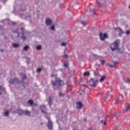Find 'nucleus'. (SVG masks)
<instances>
[{
	"label": "nucleus",
	"instance_id": "nucleus-1",
	"mask_svg": "<svg viewBox=\"0 0 130 130\" xmlns=\"http://www.w3.org/2000/svg\"><path fill=\"white\" fill-rule=\"evenodd\" d=\"M53 87L56 86L57 85L59 86H63L64 85V83H63V81L60 80L59 78H56L55 81H52L51 83Z\"/></svg>",
	"mask_w": 130,
	"mask_h": 130
},
{
	"label": "nucleus",
	"instance_id": "nucleus-2",
	"mask_svg": "<svg viewBox=\"0 0 130 130\" xmlns=\"http://www.w3.org/2000/svg\"><path fill=\"white\" fill-rule=\"evenodd\" d=\"M118 44H119V42H118V41H116L115 42L113 43L110 45V47L112 51H114V50H118Z\"/></svg>",
	"mask_w": 130,
	"mask_h": 130
},
{
	"label": "nucleus",
	"instance_id": "nucleus-3",
	"mask_svg": "<svg viewBox=\"0 0 130 130\" xmlns=\"http://www.w3.org/2000/svg\"><path fill=\"white\" fill-rule=\"evenodd\" d=\"M88 84L90 87H96L98 84V81L94 78H91L88 82Z\"/></svg>",
	"mask_w": 130,
	"mask_h": 130
},
{
	"label": "nucleus",
	"instance_id": "nucleus-4",
	"mask_svg": "<svg viewBox=\"0 0 130 130\" xmlns=\"http://www.w3.org/2000/svg\"><path fill=\"white\" fill-rule=\"evenodd\" d=\"M99 37L101 41H104L105 39L108 38V35H107V34H103L102 32H100L99 35Z\"/></svg>",
	"mask_w": 130,
	"mask_h": 130
},
{
	"label": "nucleus",
	"instance_id": "nucleus-5",
	"mask_svg": "<svg viewBox=\"0 0 130 130\" xmlns=\"http://www.w3.org/2000/svg\"><path fill=\"white\" fill-rule=\"evenodd\" d=\"M116 64H118V62L114 61H111L109 64L110 68H116Z\"/></svg>",
	"mask_w": 130,
	"mask_h": 130
},
{
	"label": "nucleus",
	"instance_id": "nucleus-6",
	"mask_svg": "<svg viewBox=\"0 0 130 130\" xmlns=\"http://www.w3.org/2000/svg\"><path fill=\"white\" fill-rule=\"evenodd\" d=\"M47 119L48 120V127L49 129H52V122H51V120H50V117L47 118Z\"/></svg>",
	"mask_w": 130,
	"mask_h": 130
},
{
	"label": "nucleus",
	"instance_id": "nucleus-7",
	"mask_svg": "<svg viewBox=\"0 0 130 130\" xmlns=\"http://www.w3.org/2000/svg\"><path fill=\"white\" fill-rule=\"evenodd\" d=\"M76 108L77 109H81L83 107V104L81 102H79L76 103Z\"/></svg>",
	"mask_w": 130,
	"mask_h": 130
},
{
	"label": "nucleus",
	"instance_id": "nucleus-8",
	"mask_svg": "<svg viewBox=\"0 0 130 130\" xmlns=\"http://www.w3.org/2000/svg\"><path fill=\"white\" fill-rule=\"evenodd\" d=\"M45 23L47 26H50V25H51V23H52V21H51V19L47 18L46 19Z\"/></svg>",
	"mask_w": 130,
	"mask_h": 130
},
{
	"label": "nucleus",
	"instance_id": "nucleus-9",
	"mask_svg": "<svg viewBox=\"0 0 130 130\" xmlns=\"http://www.w3.org/2000/svg\"><path fill=\"white\" fill-rule=\"evenodd\" d=\"M115 30L118 32L119 34H123L124 32L122 31V29L120 27H116L115 28Z\"/></svg>",
	"mask_w": 130,
	"mask_h": 130
},
{
	"label": "nucleus",
	"instance_id": "nucleus-10",
	"mask_svg": "<svg viewBox=\"0 0 130 130\" xmlns=\"http://www.w3.org/2000/svg\"><path fill=\"white\" fill-rule=\"evenodd\" d=\"M40 109L42 110L43 113H46V107L45 105H42L40 106Z\"/></svg>",
	"mask_w": 130,
	"mask_h": 130
},
{
	"label": "nucleus",
	"instance_id": "nucleus-11",
	"mask_svg": "<svg viewBox=\"0 0 130 130\" xmlns=\"http://www.w3.org/2000/svg\"><path fill=\"white\" fill-rule=\"evenodd\" d=\"M49 101H48V104L50 105V107H51V105H52V100L53 99V98L52 96L49 97Z\"/></svg>",
	"mask_w": 130,
	"mask_h": 130
},
{
	"label": "nucleus",
	"instance_id": "nucleus-12",
	"mask_svg": "<svg viewBox=\"0 0 130 130\" xmlns=\"http://www.w3.org/2000/svg\"><path fill=\"white\" fill-rule=\"evenodd\" d=\"M125 107L126 109L123 110V111H127V110H129V109H130L129 104H127V103L125 104Z\"/></svg>",
	"mask_w": 130,
	"mask_h": 130
},
{
	"label": "nucleus",
	"instance_id": "nucleus-13",
	"mask_svg": "<svg viewBox=\"0 0 130 130\" xmlns=\"http://www.w3.org/2000/svg\"><path fill=\"white\" fill-rule=\"evenodd\" d=\"M23 114H25V115H27L28 116H30V112L28 111H22Z\"/></svg>",
	"mask_w": 130,
	"mask_h": 130
},
{
	"label": "nucleus",
	"instance_id": "nucleus-14",
	"mask_svg": "<svg viewBox=\"0 0 130 130\" xmlns=\"http://www.w3.org/2000/svg\"><path fill=\"white\" fill-rule=\"evenodd\" d=\"M21 34L22 35V37H21L22 40H23V41H25V40H26V39H27V38L24 36L23 32Z\"/></svg>",
	"mask_w": 130,
	"mask_h": 130
},
{
	"label": "nucleus",
	"instance_id": "nucleus-15",
	"mask_svg": "<svg viewBox=\"0 0 130 130\" xmlns=\"http://www.w3.org/2000/svg\"><path fill=\"white\" fill-rule=\"evenodd\" d=\"M124 82H125V83H127V84H130V79L125 78L124 79Z\"/></svg>",
	"mask_w": 130,
	"mask_h": 130
},
{
	"label": "nucleus",
	"instance_id": "nucleus-16",
	"mask_svg": "<svg viewBox=\"0 0 130 130\" xmlns=\"http://www.w3.org/2000/svg\"><path fill=\"white\" fill-rule=\"evenodd\" d=\"M105 80V76H101L100 79V82L101 83H102V82H103V81H104Z\"/></svg>",
	"mask_w": 130,
	"mask_h": 130
},
{
	"label": "nucleus",
	"instance_id": "nucleus-17",
	"mask_svg": "<svg viewBox=\"0 0 130 130\" xmlns=\"http://www.w3.org/2000/svg\"><path fill=\"white\" fill-rule=\"evenodd\" d=\"M13 33H17V34H18V38H19V37H20V33H19V32L18 31V29H17L16 30H14L13 31Z\"/></svg>",
	"mask_w": 130,
	"mask_h": 130
},
{
	"label": "nucleus",
	"instance_id": "nucleus-18",
	"mask_svg": "<svg viewBox=\"0 0 130 130\" xmlns=\"http://www.w3.org/2000/svg\"><path fill=\"white\" fill-rule=\"evenodd\" d=\"M19 46H20V45L18 44H13V47H14V48H18Z\"/></svg>",
	"mask_w": 130,
	"mask_h": 130
},
{
	"label": "nucleus",
	"instance_id": "nucleus-19",
	"mask_svg": "<svg viewBox=\"0 0 130 130\" xmlns=\"http://www.w3.org/2000/svg\"><path fill=\"white\" fill-rule=\"evenodd\" d=\"M84 77H86V76H90V73L89 72H85L83 74Z\"/></svg>",
	"mask_w": 130,
	"mask_h": 130
},
{
	"label": "nucleus",
	"instance_id": "nucleus-20",
	"mask_svg": "<svg viewBox=\"0 0 130 130\" xmlns=\"http://www.w3.org/2000/svg\"><path fill=\"white\" fill-rule=\"evenodd\" d=\"M28 49H29V46H25L24 47H23V50L24 51H27V50H28Z\"/></svg>",
	"mask_w": 130,
	"mask_h": 130
},
{
	"label": "nucleus",
	"instance_id": "nucleus-21",
	"mask_svg": "<svg viewBox=\"0 0 130 130\" xmlns=\"http://www.w3.org/2000/svg\"><path fill=\"white\" fill-rule=\"evenodd\" d=\"M27 103L28 104H30V105H33V101L31 100H29L28 102H27Z\"/></svg>",
	"mask_w": 130,
	"mask_h": 130
},
{
	"label": "nucleus",
	"instance_id": "nucleus-22",
	"mask_svg": "<svg viewBox=\"0 0 130 130\" xmlns=\"http://www.w3.org/2000/svg\"><path fill=\"white\" fill-rule=\"evenodd\" d=\"M81 23L83 26H86V25H87V22L86 21H81Z\"/></svg>",
	"mask_w": 130,
	"mask_h": 130
},
{
	"label": "nucleus",
	"instance_id": "nucleus-23",
	"mask_svg": "<svg viewBox=\"0 0 130 130\" xmlns=\"http://www.w3.org/2000/svg\"><path fill=\"white\" fill-rule=\"evenodd\" d=\"M4 116H9V112L6 111L4 113Z\"/></svg>",
	"mask_w": 130,
	"mask_h": 130
},
{
	"label": "nucleus",
	"instance_id": "nucleus-24",
	"mask_svg": "<svg viewBox=\"0 0 130 130\" xmlns=\"http://www.w3.org/2000/svg\"><path fill=\"white\" fill-rule=\"evenodd\" d=\"M61 46H67V44L64 42H62L61 44Z\"/></svg>",
	"mask_w": 130,
	"mask_h": 130
},
{
	"label": "nucleus",
	"instance_id": "nucleus-25",
	"mask_svg": "<svg viewBox=\"0 0 130 130\" xmlns=\"http://www.w3.org/2000/svg\"><path fill=\"white\" fill-rule=\"evenodd\" d=\"M37 50H41V46H38V47H37Z\"/></svg>",
	"mask_w": 130,
	"mask_h": 130
},
{
	"label": "nucleus",
	"instance_id": "nucleus-26",
	"mask_svg": "<svg viewBox=\"0 0 130 130\" xmlns=\"http://www.w3.org/2000/svg\"><path fill=\"white\" fill-rule=\"evenodd\" d=\"M101 64H102L103 66L105 63V60H102L101 61Z\"/></svg>",
	"mask_w": 130,
	"mask_h": 130
},
{
	"label": "nucleus",
	"instance_id": "nucleus-27",
	"mask_svg": "<svg viewBox=\"0 0 130 130\" xmlns=\"http://www.w3.org/2000/svg\"><path fill=\"white\" fill-rule=\"evenodd\" d=\"M41 71H42V69H41V68H38L37 70V73H40V72H41Z\"/></svg>",
	"mask_w": 130,
	"mask_h": 130
},
{
	"label": "nucleus",
	"instance_id": "nucleus-28",
	"mask_svg": "<svg viewBox=\"0 0 130 130\" xmlns=\"http://www.w3.org/2000/svg\"><path fill=\"white\" fill-rule=\"evenodd\" d=\"M63 64L65 68H69V65L68 64V63H64Z\"/></svg>",
	"mask_w": 130,
	"mask_h": 130
},
{
	"label": "nucleus",
	"instance_id": "nucleus-29",
	"mask_svg": "<svg viewBox=\"0 0 130 130\" xmlns=\"http://www.w3.org/2000/svg\"><path fill=\"white\" fill-rule=\"evenodd\" d=\"M101 123H103L104 124V125H106V121L104 122L103 120H101Z\"/></svg>",
	"mask_w": 130,
	"mask_h": 130
},
{
	"label": "nucleus",
	"instance_id": "nucleus-30",
	"mask_svg": "<svg viewBox=\"0 0 130 130\" xmlns=\"http://www.w3.org/2000/svg\"><path fill=\"white\" fill-rule=\"evenodd\" d=\"M59 96H60V97H62V96H64V94H63L62 93L60 92L59 93Z\"/></svg>",
	"mask_w": 130,
	"mask_h": 130
},
{
	"label": "nucleus",
	"instance_id": "nucleus-31",
	"mask_svg": "<svg viewBox=\"0 0 130 130\" xmlns=\"http://www.w3.org/2000/svg\"><path fill=\"white\" fill-rule=\"evenodd\" d=\"M51 30H55V28H54V25H52V26L51 27Z\"/></svg>",
	"mask_w": 130,
	"mask_h": 130
},
{
	"label": "nucleus",
	"instance_id": "nucleus-32",
	"mask_svg": "<svg viewBox=\"0 0 130 130\" xmlns=\"http://www.w3.org/2000/svg\"><path fill=\"white\" fill-rule=\"evenodd\" d=\"M130 34V31L129 30H127L125 32V34H126L127 35H128Z\"/></svg>",
	"mask_w": 130,
	"mask_h": 130
},
{
	"label": "nucleus",
	"instance_id": "nucleus-33",
	"mask_svg": "<svg viewBox=\"0 0 130 130\" xmlns=\"http://www.w3.org/2000/svg\"><path fill=\"white\" fill-rule=\"evenodd\" d=\"M27 77L25 75H23V80H25V79H26Z\"/></svg>",
	"mask_w": 130,
	"mask_h": 130
},
{
	"label": "nucleus",
	"instance_id": "nucleus-34",
	"mask_svg": "<svg viewBox=\"0 0 130 130\" xmlns=\"http://www.w3.org/2000/svg\"><path fill=\"white\" fill-rule=\"evenodd\" d=\"M16 81H18V79H17V78H14V79H13V82H16Z\"/></svg>",
	"mask_w": 130,
	"mask_h": 130
},
{
	"label": "nucleus",
	"instance_id": "nucleus-35",
	"mask_svg": "<svg viewBox=\"0 0 130 130\" xmlns=\"http://www.w3.org/2000/svg\"><path fill=\"white\" fill-rule=\"evenodd\" d=\"M63 57L64 58H68V55H64L63 56Z\"/></svg>",
	"mask_w": 130,
	"mask_h": 130
},
{
	"label": "nucleus",
	"instance_id": "nucleus-36",
	"mask_svg": "<svg viewBox=\"0 0 130 130\" xmlns=\"http://www.w3.org/2000/svg\"><path fill=\"white\" fill-rule=\"evenodd\" d=\"M96 3L98 5H99V6H101L100 3H99V2H98V0H96Z\"/></svg>",
	"mask_w": 130,
	"mask_h": 130
},
{
	"label": "nucleus",
	"instance_id": "nucleus-37",
	"mask_svg": "<svg viewBox=\"0 0 130 130\" xmlns=\"http://www.w3.org/2000/svg\"><path fill=\"white\" fill-rule=\"evenodd\" d=\"M107 98H108V97L104 98V100H106V99H107Z\"/></svg>",
	"mask_w": 130,
	"mask_h": 130
},
{
	"label": "nucleus",
	"instance_id": "nucleus-38",
	"mask_svg": "<svg viewBox=\"0 0 130 130\" xmlns=\"http://www.w3.org/2000/svg\"><path fill=\"white\" fill-rule=\"evenodd\" d=\"M114 128H115V129H117L118 127H117V126H115V127H114Z\"/></svg>",
	"mask_w": 130,
	"mask_h": 130
},
{
	"label": "nucleus",
	"instance_id": "nucleus-39",
	"mask_svg": "<svg viewBox=\"0 0 130 130\" xmlns=\"http://www.w3.org/2000/svg\"><path fill=\"white\" fill-rule=\"evenodd\" d=\"M12 24H13V25H16V23L15 22H13Z\"/></svg>",
	"mask_w": 130,
	"mask_h": 130
},
{
	"label": "nucleus",
	"instance_id": "nucleus-40",
	"mask_svg": "<svg viewBox=\"0 0 130 130\" xmlns=\"http://www.w3.org/2000/svg\"><path fill=\"white\" fill-rule=\"evenodd\" d=\"M128 9H129V10H130V5H129V6H128Z\"/></svg>",
	"mask_w": 130,
	"mask_h": 130
},
{
	"label": "nucleus",
	"instance_id": "nucleus-41",
	"mask_svg": "<svg viewBox=\"0 0 130 130\" xmlns=\"http://www.w3.org/2000/svg\"><path fill=\"white\" fill-rule=\"evenodd\" d=\"M86 120H87L86 119H84V121H86Z\"/></svg>",
	"mask_w": 130,
	"mask_h": 130
},
{
	"label": "nucleus",
	"instance_id": "nucleus-42",
	"mask_svg": "<svg viewBox=\"0 0 130 130\" xmlns=\"http://www.w3.org/2000/svg\"><path fill=\"white\" fill-rule=\"evenodd\" d=\"M122 98H123V95H122Z\"/></svg>",
	"mask_w": 130,
	"mask_h": 130
},
{
	"label": "nucleus",
	"instance_id": "nucleus-43",
	"mask_svg": "<svg viewBox=\"0 0 130 130\" xmlns=\"http://www.w3.org/2000/svg\"><path fill=\"white\" fill-rule=\"evenodd\" d=\"M2 94V93L0 92V95H1Z\"/></svg>",
	"mask_w": 130,
	"mask_h": 130
},
{
	"label": "nucleus",
	"instance_id": "nucleus-44",
	"mask_svg": "<svg viewBox=\"0 0 130 130\" xmlns=\"http://www.w3.org/2000/svg\"><path fill=\"white\" fill-rule=\"evenodd\" d=\"M1 51H3V50H1Z\"/></svg>",
	"mask_w": 130,
	"mask_h": 130
},
{
	"label": "nucleus",
	"instance_id": "nucleus-45",
	"mask_svg": "<svg viewBox=\"0 0 130 130\" xmlns=\"http://www.w3.org/2000/svg\"><path fill=\"white\" fill-rule=\"evenodd\" d=\"M41 124H43V123H42Z\"/></svg>",
	"mask_w": 130,
	"mask_h": 130
}]
</instances>
